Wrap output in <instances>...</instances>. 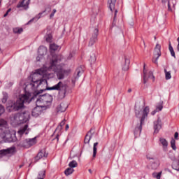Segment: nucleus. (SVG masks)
I'll use <instances>...</instances> for the list:
<instances>
[{
    "label": "nucleus",
    "mask_w": 179,
    "mask_h": 179,
    "mask_svg": "<svg viewBox=\"0 0 179 179\" xmlns=\"http://www.w3.org/2000/svg\"><path fill=\"white\" fill-rule=\"evenodd\" d=\"M149 106L145 107L141 103H138L135 105V115L136 118H139L138 120L135 122V129L134 131V136H139L141 132H142V126L145 124V120L147 118L149 114Z\"/></svg>",
    "instance_id": "obj_1"
},
{
    "label": "nucleus",
    "mask_w": 179,
    "mask_h": 179,
    "mask_svg": "<svg viewBox=\"0 0 179 179\" xmlns=\"http://www.w3.org/2000/svg\"><path fill=\"white\" fill-rule=\"evenodd\" d=\"M48 75H50V73H48V74L46 75V78H42L38 83V86H45L46 89L41 90L40 91H36L35 90L34 92V97H37V96H40V94H41V93H43V92L45 90H59V94L62 93V90L64 94L66 93V87H65V85H64L63 82L59 81L57 85H54L53 87H48V83H47V78L48 79L50 78Z\"/></svg>",
    "instance_id": "obj_2"
},
{
    "label": "nucleus",
    "mask_w": 179,
    "mask_h": 179,
    "mask_svg": "<svg viewBox=\"0 0 179 179\" xmlns=\"http://www.w3.org/2000/svg\"><path fill=\"white\" fill-rule=\"evenodd\" d=\"M62 56L55 55L52 56L50 60V64L48 68V71H52L57 73V79L61 80L65 78V71L62 69L61 65H59V62L61 61Z\"/></svg>",
    "instance_id": "obj_3"
},
{
    "label": "nucleus",
    "mask_w": 179,
    "mask_h": 179,
    "mask_svg": "<svg viewBox=\"0 0 179 179\" xmlns=\"http://www.w3.org/2000/svg\"><path fill=\"white\" fill-rule=\"evenodd\" d=\"M48 72L44 69H39L35 71L34 73L30 75L31 79V83L26 86V89H31L32 92L36 91V87H38V83L42 78H46Z\"/></svg>",
    "instance_id": "obj_4"
},
{
    "label": "nucleus",
    "mask_w": 179,
    "mask_h": 179,
    "mask_svg": "<svg viewBox=\"0 0 179 179\" xmlns=\"http://www.w3.org/2000/svg\"><path fill=\"white\" fill-rule=\"evenodd\" d=\"M117 3V0H108V3L109 4V9L111 12H114V17L112 24L111 30L113 33L116 34H120L122 33L121 30V24H122V21L118 22L117 23V13H118V10L115 9V3Z\"/></svg>",
    "instance_id": "obj_5"
},
{
    "label": "nucleus",
    "mask_w": 179,
    "mask_h": 179,
    "mask_svg": "<svg viewBox=\"0 0 179 179\" xmlns=\"http://www.w3.org/2000/svg\"><path fill=\"white\" fill-rule=\"evenodd\" d=\"M30 101H31L30 100V94H22L15 103L7 106V110L8 111H19V110L24 108V103H30Z\"/></svg>",
    "instance_id": "obj_6"
},
{
    "label": "nucleus",
    "mask_w": 179,
    "mask_h": 179,
    "mask_svg": "<svg viewBox=\"0 0 179 179\" xmlns=\"http://www.w3.org/2000/svg\"><path fill=\"white\" fill-rule=\"evenodd\" d=\"M52 103V96L49 94H45L43 95H39L36 99V104H51Z\"/></svg>",
    "instance_id": "obj_7"
},
{
    "label": "nucleus",
    "mask_w": 179,
    "mask_h": 179,
    "mask_svg": "<svg viewBox=\"0 0 179 179\" xmlns=\"http://www.w3.org/2000/svg\"><path fill=\"white\" fill-rule=\"evenodd\" d=\"M162 46L157 43L155 48L154 50V57L152 58V62L155 64V65H159V62H157L159 60V58L162 56Z\"/></svg>",
    "instance_id": "obj_8"
},
{
    "label": "nucleus",
    "mask_w": 179,
    "mask_h": 179,
    "mask_svg": "<svg viewBox=\"0 0 179 179\" xmlns=\"http://www.w3.org/2000/svg\"><path fill=\"white\" fill-rule=\"evenodd\" d=\"M143 83H148L149 82V79H152V82H155V76H153L152 71H149L148 73L146 71V64H144L143 66Z\"/></svg>",
    "instance_id": "obj_9"
},
{
    "label": "nucleus",
    "mask_w": 179,
    "mask_h": 179,
    "mask_svg": "<svg viewBox=\"0 0 179 179\" xmlns=\"http://www.w3.org/2000/svg\"><path fill=\"white\" fill-rule=\"evenodd\" d=\"M99 36V29H95L92 35V37L90 39L88 47H93L94 45V43L97 41V36Z\"/></svg>",
    "instance_id": "obj_10"
},
{
    "label": "nucleus",
    "mask_w": 179,
    "mask_h": 179,
    "mask_svg": "<svg viewBox=\"0 0 179 179\" xmlns=\"http://www.w3.org/2000/svg\"><path fill=\"white\" fill-rule=\"evenodd\" d=\"M16 134H10L9 129L6 130V142L10 143V142H16Z\"/></svg>",
    "instance_id": "obj_11"
},
{
    "label": "nucleus",
    "mask_w": 179,
    "mask_h": 179,
    "mask_svg": "<svg viewBox=\"0 0 179 179\" xmlns=\"http://www.w3.org/2000/svg\"><path fill=\"white\" fill-rule=\"evenodd\" d=\"M48 153L45 151V149L41 150L36 156L34 157V163H37L38 160H41V159H43V157H48Z\"/></svg>",
    "instance_id": "obj_12"
},
{
    "label": "nucleus",
    "mask_w": 179,
    "mask_h": 179,
    "mask_svg": "<svg viewBox=\"0 0 179 179\" xmlns=\"http://www.w3.org/2000/svg\"><path fill=\"white\" fill-rule=\"evenodd\" d=\"M94 135V130L93 129H90V130L87 133L84 138V143L86 145H90V140L92 137Z\"/></svg>",
    "instance_id": "obj_13"
},
{
    "label": "nucleus",
    "mask_w": 179,
    "mask_h": 179,
    "mask_svg": "<svg viewBox=\"0 0 179 179\" xmlns=\"http://www.w3.org/2000/svg\"><path fill=\"white\" fill-rule=\"evenodd\" d=\"M41 113H43V108H41V105H39L32 110L31 115L37 118V117L41 115Z\"/></svg>",
    "instance_id": "obj_14"
},
{
    "label": "nucleus",
    "mask_w": 179,
    "mask_h": 179,
    "mask_svg": "<svg viewBox=\"0 0 179 179\" xmlns=\"http://www.w3.org/2000/svg\"><path fill=\"white\" fill-rule=\"evenodd\" d=\"M22 115H20V113L15 115L13 117H11V121L13 124L14 125H19V124H22Z\"/></svg>",
    "instance_id": "obj_15"
},
{
    "label": "nucleus",
    "mask_w": 179,
    "mask_h": 179,
    "mask_svg": "<svg viewBox=\"0 0 179 179\" xmlns=\"http://www.w3.org/2000/svg\"><path fill=\"white\" fill-rule=\"evenodd\" d=\"M76 76H74V79L72 80V83H75V82H76V80H79V78H80V76H82V75H83V69L82 68V66L78 67L76 70Z\"/></svg>",
    "instance_id": "obj_16"
},
{
    "label": "nucleus",
    "mask_w": 179,
    "mask_h": 179,
    "mask_svg": "<svg viewBox=\"0 0 179 179\" xmlns=\"http://www.w3.org/2000/svg\"><path fill=\"white\" fill-rule=\"evenodd\" d=\"M160 129H162V120L158 117L157 120L154 122V134H159Z\"/></svg>",
    "instance_id": "obj_17"
},
{
    "label": "nucleus",
    "mask_w": 179,
    "mask_h": 179,
    "mask_svg": "<svg viewBox=\"0 0 179 179\" xmlns=\"http://www.w3.org/2000/svg\"><path fill=\"white\" fill-rule=\"evenodd\" d=\"M20 115H22V122L23 124V122H27V121L29 120H30V113L27 112V111H24L21 113H20Z\"/></svg>",
    "instance_id": "obj_18"
},
{
    "label": "nucleus",
    "mask_w": 179,
    "mask_h": 179,
    "mask_svg": "<svg viewBox=\"0 0 179 179\" xmlns=\"http://www.w3.org/2000/svg\"><path fill=\"white\" fill-rule=\"evenodd\" d=\"M17 146L20 148H29V140L26 139L17 141Z\"/></svg>",
    "instance_id": "obj_19"
},
{
    "label": "nucleus",
    "mask_w": 179,
    "mask_h": 179,
    "mask_svg": "<svg viewBox=\"0 0 179 179\" xmlns=\"http://www.w3.org/2000/svg\"><path fill=\"white\" fill-rule=\"evenodd\" d=\"M68 108V104L66 103H61L59 106H57V113H65Z\"/></svg>",
    "instance_id": "obj_20"
},
{
    "label": "nucleus",
    "mask_w": 179,
    "mask_h": 179,
    "mask_svg": "<svg viewBox=\"0 0 179 179\" xmlns=\"http://www.w3.org/2000/svg\"><path fill=\"white\" fill-rule=\"evenodd\" d=\"M15 149L13 148H8L6 150H0V159H2L3 156L6 155H9V153H13Z\"/></svg>",
    "instance_id": "obj_21"
},
{
    "label": "nucleus",
    "mask_w": 179,
    "mask_h": 179,
    "mask_svg": "<svg viewBox=\"0 0 179 179\" xmlns=\"http://www.w3.org/2000/svg\"><path fill=\"white\" fill-rule=\"evenodd\" d=\"M29 4L30 0H23L17 5V8H24L25 9H27V8H29Z\"/></svg>",
    "instance_id": "obj_22"
},
{
    "label": "nucleus",
    "mask_w": 179,
    "mask_h": 179,
    "mask_svg": "<svg viewBox=\"0 0 179 179\" xmlns=\"http://www.w3.org/2000/svg\"><path fill=\"white\" fill-rule=\"evenodd\" d=\"M124 64H123L122 70L128 71L129 69V64H131V61L129 60V59H128V57H127V56L124 57Z\"/></svg>",
    "instance_id": "obj_23"
},
{
    "label": "nucleus",
    "mask_w": 179,
    "mask_h": 179,
    "mask_svg": "<svg viewBox=\"0 0 179 179\" xmlns=\"http://www.w3.org/2000/svg\"><path fill=\"white\" fill-rule=\"evenodd\" d=\"M28 128H29V125L25 124L24 127L21 128L18 131L19 135H23V134H25V135H27V134H29V129Z\"/></svg>",
    "instance_id": "obj_24"
},
{
    "label": "nucleus",
    "mask_w": 179,
    "mask_h": 179,
    "mask_svg": "<svg viewBox=\"0 0 179 179\" xmlns=\"http://www.w3.org/2000/svg\"><path fill=\"white\" fill-rule=\"evenodd\" d=\"M38 55H40L41 57L45 55V54H47V48L44 46H41L38 48Z\"/></svg>",
    "instance_id": "obj_25"
},
{
    "label": "nucleus",
    "mask_w": 179,
    "mask_h": 179,
    "mask_svg": "<svg viewBox=\"0 0 179 179\" xmlns=\"http://www.w3.org/2000/svg\"><path fill=\"white\" fill-rule=\"evenodd\" d=\"M159 142L162 145L164 150H166L167 149V146H169V143L167 142V140L164 138H160Z\"/></svg>",
    "instance_id": "obj_26"
},
{
    "label": "nucleus",
    "mask_w": 179,
    "mask_h": 179,
    "mask_svg": "<svg viewBox=\"0 0 179 179\" xmlns=\"http://www.w3.org/2000/svg\"><path fill=\"white\" fill-rule=\"evenodd\" d=\"M44 12H45V11H43V13H40L38 15H36L34 18L31 19L27 22V24H30L32 22H34V20H36V22H37V20H38V19H40L41 17V15H43V13H44Z\"/></svg>",
    "instance_id": "obj_27"
},
{
    "label": "nucleus",
    "mask_w": 179,
    "mask_h": 179,
    "mask_svg": "<svg viewBox=\"0 0 179 179\" xmlns=\"http://www.w3.org/2000/svg\"><path fill=\"white\" fill-rule=\"evenodd\" d=\"M73 171H75V169L73 168H71V166H69V168H67L65 171H64V174L65 176H71V174L73 173Z\"/></svg>",
    "instance_id": "obj_28"
},
{
    "label": "nucleus",
    "mask_w": 179,
    "mask_h": 179,
    "mask_svg": "<svg viewBox=\"0 0 179 179\" xmlns=\"http://www.w3.org/2000/svg\"><path fill=\"white\" fill-rule=\"evenodd\" d=\"M5 142H6V130H4L2 133H0V143H3Z\"/></svg>",
    "instance_id": "obj_29"
},
{
    "label": "nucleus",
    "mask_w": 179,
    "mask_h": 179,
    "mask_svg": "<svg viewBox=\"0 0 179 179\" xmlns=\"http://www.w3.org/2000/svg\"><path fill=\"white\" fill-rule=\"evenodd\" d=\"M58 48H59V46L55 43H52L50 45V52H52V51H57Z\"/></svg>",
    "instance_id": "obj_30"
},
{
    "label": "nucleus",
    "mask_w": 179,
    "mask_h": 179,
    "mask_svg": "<svg viewBox=\"0 0 179 179\" xmlns=\"http://www.w3.org/2000/svg\"><path fill=\"white\" fill-rule=\"evenodd\" d=\"M165 79L166 80H170L171 79V71H167V69H164Z\"/></svg>",
    "instance_id": "obj_31"
},
{
    "label": "nucleus",
    "mask_w": 179,
    "mask_h": 179,
    "mask_svg": "<svg viewBox=\"0 0 179 179\" xmlns=\"http://www.w3.org/2000/svg\"><path fill=\"white\" fill-rule=\"evenodd\" d=\"M97 145H99L98 142L94 143L92 155L93 159H94V157H96V155H97Z\"/></svg>",
    "instance_id": "obj_32"
},
{
    "label": "nucleus",
    "mask_w": 179,
    "mask_h": 179,
    "mask_svg": "<svg viewBox=\"0 0 179 179\" xmlns=\"http://www.w3.org/2000/svg\"><path fill=\"white\" fill-rule=\"evenodd\" d=\"M45 38L47 41V43H52V35L51 33H49L45 35Z\"/></svg>",
    "instance_id": "obj_33"
},
{
    "label": "nucleus",
    "mask_w": 179,
    "mask_h": 179,
    "mask_svg": "<svg viewBox=\"0 0 179 179\" xmlns=\"http://www.w3.org/2000/svg\"><path fill=\"white\" fill-rule=\"evenodd\" d=\"M69 166L71 169H75V167H78V162L76 160H73L69 162Z\"/></svg>",
    "instance_id": "obj_34"
},
{
    "label": "nucleus",
    "mask_w": 179,
    "mask_h": 179,
    "mask_svg": "<svg viewBox=\"0 0 179 179\" xmlns=\"http://www.w3.org/2000/svg\"><path fill=\"white\" fill-rule=\"evenodd\" d=\"M64 125H65V120L60 122L59 125L57 127L55 132H57V131L61 132V130L62 129V127H64Z\"/></svg>",
    "instance_id": "obj_35"
},
{
    "label": "nucleus",
    "mask_w": 179,
    "mask_h": 179,
    "mask_svg": "<svg viewBox=\"0 0 179 179\" xmlns=\"http://www.w3.org/2000/svg\"><path fill=\"white\" fill-rule=\"evenodd\" d=\"M45 178V170L41 171L38 175V179H44Z\"/></svg>",
    "instance_id": "obj_36"
},
{
    "label": "nucleus",
    "mask_w": 179,
    "mask_h": 179,
    "mask_svg": "<svg viewBox=\"0 0 179 179\" xmlns=\"http://www.w3.org/2000/svg\"><path fill=\"white\" fill-rule=\"evenodd\" d=\"M158 167H159V162H157V161L155 160V162L151 164V169L152 170H157Z\"/></svg>",
    "instance_id": "obj_37"
},
{
    "label": "nucleus",
    "mask_w": 179,
    "mask_h": 179,
    "mask_svg": "<svg viewBox=\"0 0 179 179\" xmlns=\"http://www.w3.org/2000/svg\"><path fill=\"white\" fill-rule=\"evenodd\" d=\"M13 33L15 34H20L21 33H23V28H14Z\"/></svg>",
    "instance_id": "obj_38"
},
{
    "label": "nucleus",
    "mask_w": 179,
    "mask_h": 179,
    "mask_svg": "<svg viewBox=\"0 0 179 179\" xmlns=\"http://www.w3.org/2000/svg\"><path fill=\"white\" fill-rule=\"evenodd\" d=\"M162 3L165 5V3H168V10L171 11V7L170 6V1L169 0H161Z\"/></svg>",
    "instance_id": "obj_39"
},
{
    "label": "nucleus",
    "mask_w": 179,
    "mask_h": 179,
    "mask_svg": "<svg viewBox=\"0 0 179 179\" xmlns=\"http://www.w3.org/2000/svg\"><path fill=\"white\" fill-rule=\"evenodd\" d=\"M162 171L161 172H159V173H156V172H154L153 173H152V177L154 178H157V179H160L161 178V177H162Z\"/></svg>",
    "instance_id": "obj_40"
},
{
    "label": "nucleus",
    "mask_w": 179,
    "mask_h": 179,
    "mask_svg": "<svg viewBox=\"0 0 179 179\" xmlns=\"http://www.w3.org/2000/svg\"><path fill=\"white\" fill-rule=\"evenodd\" d=\"M36 143V138H29L28 140V145L29 146H33V145H34Z\"/></svg>",
    "instance_id": "obj_41"
},
{
    "label": "nucleus",
    "mask_w": 179,
    "mask_h": 179,
    "mask_svg": "<svg viewBox=\"0 0 179 179\" xmlns=\"http://www.w3.org/2000/svg\"><path fill=\"white\" fill-rule=\"evenodd\" d=\"M158 113L159 111H162V110H163V102H160L159 103H158V105L156 107L155 109Z\"/></svg>",
    "instance_id": "obj_42"
},
{
    "label": "nucleus",
    "mask_w": 179,
    "mask_h": 179,
    "mask_svg": "<svg viewBox=\"0 0 179 179\" xmlns=\"http://www.w3.org/2000/svg\"><path fill=\"white\" fill-rule=\"evenodd\" d=\"M171 146L173 150L177 149V147L176 146V140L174 138H172L171 141Z\"/></svg>",
    "instance_id": "obj_43"
},
{
    "label": "nucleus",
    "mask_w": 179,
    "mask_h": 179,
    "mask_svg": "<svg viewBox=\"0 0 179 179\" xmlns=\"http://www.w3.org/2000/svg\"><path fill=\"white\" fill-rule=\"evenodd\" d=\"M5 125H6V122L3 119H0V129H2V128L5 127Z\"/></svg>",
    "instance_id": "obj_44"
},
{
    "label": "nucleus",
    "mask_w": 179,
    "mask_h": 179,
    "mask_svg": "<svg viewBox=\"0 0 179 179\" xmlns=\"http://www.w3.org/2000/svg\"><path fill=\"white\" fill-rule=\"evenodd\" d=\"M90 62L91 64H94V62H96V55L92 54L90 56Z\"/></svg>",
    "instance_id": "obj_45"
},
{
    "label": "nucleus",
    "mask_w": 179,
    "mask_h": 179,
    "mask_svg": "<svg viewBox=\"0 0 179 179\" xmlns=\"http://www.w3.org/2000/svg\"><path fill=\"white\" fill-rule=\"evenodd\" d=\"M148 160H156V157H155L154 155H152L150 154H148L146 156Z\"/></svg>",
    "instance_id": "obj_46"
},
{
    "label": "nucleus",
    "mask_w": 179,
    "mask_h": 179,
    "mask_svg": "<svg viewBox=\"0 0 179 179\" xmlns=\"http://www.w3.org/2000/svg\"><path fill=\"white\" fill-rule=\"evenodd\" d=\"M3 113H5V108L3 107V106L0 104V116L2 115Z\"/></svg>",
    "instance_id": "obj_47"
},
{
    "label": "nucleus",
    "mask_w": 179,
    "mask_h": 179,
    "mask_svg": "<svg viewBox=\"0 0 179 179\" xmlns=\"http://www.w3.org/2000/svg\"><path fill=\"white\" fill-rule=\"evenodd\" d=\"M11 10H12V8H9V9L6 11V13L4 14L3 17H6V16H8V15H9V12H11Z\"/></svg>",
    "instance_id": "obj_48"
},
{
    "label": "nucleus",
    "mask_w": 179,
    "mask_h": 179,
    "mask_svg": "<svg viewBox=\"0 0 179 179\" xmlns=\"http://www.w3.org/2000/svg\"><path fill=\"white\" fill-rule=\"evenodd\" d=\"M8 101V96H4L2 99V103H6V101Z\"/></svg>",
    "instance_id": "obj_49"
},
{
    "label": "nucleus",
    "mask_w": 179,
    "mask_h": 179,
    "mask_svg": "<svg viewBox=\"0 0 179 179\" xmlns=\"http://www.w3.org/2000/svg\"><path fill=\"white\" fill-rule=\"evenodd\" d=\"M169 51H173L174 49H173V46H171V43L169 42Z\"/></svg>",
    "instance_id": "obj_50"
},
{
    "label": "nucleus",
    "mask_w": 179,
    "mask_h": 179,
    "mask_svg": "<svg viewBox=\"0 0 179 179\" xmlns=\"http://www.w3.org/2000/svg\"><path fill=\"white\" fill-rule=\"evenodd\" d=\"M170 52H171V55L176 58V52H174V50H171Z\"/></svg>",
    "instance_id": "obj_51"
},
{
    "label": "nucleus",
    "mask_w": 179,
    "mask_h": 179,
    "mask_svg": "<svg viewBox=\"0 0 179 179\" xmlns=\"http://www.w3.org/2000/svg\"><path fill=\"white\" fill-rule=\"evenodd\" d=\"M175 139H178V132H176L174 134Z\"/></svg>",
    "instance_id": "obj_52"
},
{
    "label": "nucleus",
    "mask_w": 179,
    "mask_h": 179,
    "mask_svg": "<svg viewBox=\"0 0 179 179\" xmlns=\"http://www.w3.org/2000/svg\"><path fill=\"white\" fill-rule=\"evenodd\" d=\"M157 113H158V112L155 109V110H154L153 111L151 112V115H155V114H156Z\"/></svg>",
    "instance_id": "obj_53"
},
{
    "label": "nucleus",
    "mask_w": 179,
    "mask_h": 179,
    "mask_svg": "<svg viewBox=\"0 0 179 179\" xmlns=\"http://www.w3.org/2000/svg\"><path fill=\"white\" fill-rule=\"evenodd\" d=\"M41 58H43V56H41V55H39V56H38V57H36V61H40V60L41 59Z\"/></svg>",
    "instance_id": "obj_54"
},
{
    "label": "nucleus",
    "mask_w": 179,
    "mask_h": 179,
    "mask_svg": "<svg viewBox=\"0 0 179 179\" xmlns=\"http://www.w3.org/2000/svg\"><path fill=\"white\" fill-rule=\"evenodd\" d=\"M56 139H57V142H58V141H59V134H57Z\"/></svg>",
    "instance_id": "obj_55"
},
{
    "label": "nucleus",
    "mask_w": 179,
    "mask_h": 179,
    "mask_svg": "<svg viewBox=\"0 0 179 179\" xmlns=\"http://www.w3.org/2000/svg\"><path fill=\"white\" fill-rule=\"evenodd\" d=\"M69 129V124L66 125V131H68Z\"/></svg>",
    "instance_id": "obj_56"
},
{
    "label": "nucleus",
    "mask_w": 179,
    "mask_h": 179,
    "mask_svg": "<svg viewBox=\"0 0 179 179\" xmlns=\"http://www.w3.org/2000/svg\"><path fill=\"white\" fill-rule=\"evenodd\" d=\"M127 92L128 93H131V92H132V89L129 88Z\"/></svg>",
    "instance_id": "obj_57"
},
{
    "label": "nucleus",
    "mask_w": 179,
    "mask_h": 179,
    "mask_svg": "<svg viewBox=\"0 0 179 179\" xmlns=\"http://www.w3.org/2000/svg\"><path fill=\"white\" fill-rule=\"evenodd\" d=\"M173 71H174V72L176 73L177 72V69H176V67H173Z\"/></svg>",
    "instance_id": "obj_58"
},
{
    "label": "nucleus",
    "mask_w": 179,
    "mask_h": 179,
    "mask_svg": "<svg viewBox=\"0 0 179 179\" xmlns=\"http://www.w3.org/2000/svg\"><path fill=\"white\" fill-rule=\"evenodd\" d=\"M54 13H52L51 14H50V17H53V16H54Z\"/></svg>",
    "instance_id": "obj_59"
},
{
    "label": "nucleus",
    "mask_w": 179,
    "mask_h": 179,
    "mask_svg": "<svg viewBox=\"0 0 179 179\" xmlns=\"http://www.w3.org/2000/svg\"><path fill=\"white\" fill-rule=\"evenodd\" d=\"M57 12V10L54 9L52 13L55 15V13Z\"/></svg>",
    "instance_id": "obj_60"
},
{
    "label": "nucleus",
    "mask_w": 179,
    "mask_h": 179,
    "mask_svg": "<svg viewBox=\"0 0 179 179\" xmlns=\"http://www.w3.org/2000/svg\"><path fill=\"white\" fill-rule=\"evenodd\" d=\"M89 173H92V169L88 170Z\"/></svg>",
    "instance_id": "obj_61"
},
{
    "label": "nucleus",
    "mask_w": 179,
    "mask_h": 179,
    "mask_svg": "<svg viewBox=\"0 0 179 179\" xmlns=\"http://www.w3.org/2000/svg\"><path fill=\"white\" fill-rule=\"evenodd\" d=\"M176 170H177V171H179V168L178 169H176Z\"/></svg>",
    "instance_id": "obj_62"
},
{
    "label": "nucleus",
    "mask_w": 179,
    "mask_h": 179,
    "mask_svg": "<svg viewBox=\"0 0 179 179\" xmlns=\"http://www.w3.org/2000/svg\"><path fill=\"white\" fill-rule=\"evenodd\" d=\"M20 167H22V166L21 165V166H20Z\"/></svg>",
    "instance_id": "obj_63"
},
{
    "label": "nucleus",
    "mask_w": 179,
    "mask_h": 179,
    "mask_svg": "<svg viewBox=\"0 0 179 179\" xmlns=\"http://www.w3.org/2000/svg\"><path fill=\"white\" fill-rule=\"evenodd\" d=\"M0 50H1V48H0Z\"/></svg>",
    "instance_id": "obj_64"
}]
</instances>
